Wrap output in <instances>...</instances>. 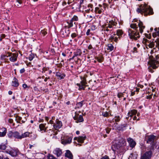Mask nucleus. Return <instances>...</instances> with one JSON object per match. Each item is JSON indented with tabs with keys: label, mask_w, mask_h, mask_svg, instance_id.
Returning a JSON list of instances; mask_svg holds the SVG:
<instances>
[{
	"label": "nucleus",
	"mask_w": 159,
	"mask_h": 159,
	"mask_svg": "<svg viewBox=\"0 0 159 159\" xmlns=\"http://www.w3.org/2000/svg\"><path fill=\"white\" fill-rule=\"evenodd\" d=\"M137 23L138 25L136 23L131 24L130 26L131 28L133 29L134 30L130 29L128 30L129 36L132 40H137L140 37V35L138 32V26L139 27V30L141 34L143 33V30L145 28V26L143 25L142 22L139 20V22Z\"/></svg>",
	"instance_id": "f257e3e1"
},
{
	"label": "nucleus",
	"mask_w": 159,
	"mask_h": 159,
	"mask_svg": "<svg viewBox=\"0 0 159 159\" xmlns=\"http://www.w3.org/2000/svg\"><path fill=\"white\" fill-rule=\"evenodd\" d=\"M137 11L141 14H144L145 16L153 14V12L152 9L146 3L141 5L138 8Z\"/></svg>",
	"instance_id": "f03ea898"
},
{
	"label": "nucleus",
	"mask_w": 159,
	"mask_h": 159,
	"mask_svg": "<svg viewBox=\"0 0 159 159\" xmlns=\"http://www.w3.org/2000/svg\"><path fill=\"white\" fill-rule=\"evenodd\" d=\"M148 64L149 65V67L148 68L149 71L151 73H153L154 71L152 69H156L159 66V55L156 56L155 58L152 57L150 58L148 62Z\"/></svg>",
	"instance_id": "7ed1b4c3"
},
{
	"label": "nucleus",
	"mask_w": 159,
	"mask_h": 159,
	"mask_svg": "<svg viewBox=\"0 0 159 159\" xmlns=\"http://www.w3.org/2000/svg\"><path fill=\"white\" fill-rule=\"evenodd\" d=\"M155 33L152 34V36L154 38L153 39L154 43V47L157 48L159 50V28H155Z\"/></svg>",
	"instance_id": "20e7f679"
},
{
	"label": "nucleus",
	"mask_w": 159,
	"mask_h": 159,
	"mask_svg": "<svg viewBox=\"0 0 159 159\" xmlns=\"http://www.w3.org/2000/svg\"><path fill=\"white\" fill-rule=\"evenodd\" d=\"M79 20L78 17L76 16H74L71 19L67 22L68 25L67 27L68 28H70L75 26V28H77L78 23L75 22L78 21Z\"/></svg>",
	"instance_id": "39448f33"
},
{
	"label": "nucleus",
	"mask_w": 159,
	"mask_h": 159,
	"mask_svg": "<svg viewBox=\"0 0 159 159\" xmlns=\"http://www.w3.org/2000/svg\"><path fill=\"white\" fill-rule=\"evenodd\" d=\"M80 78L81 80L80 83H77L76 85L79 87L78 89L80 90H84L86 86H87V83L86 78L84 76H80Z\"/></svg>",
	"instance_id": "423d86ee"
},
{
	"label": "nucleus",
	"mask_w": 159,
	"mask_h": 159,
	"mask_svg": "<svg viewBox=\"0 0 159 159\" xmlns=\"http://www.w3.org/2000/svg\"><path fill=\"white\" fill-rule=\"evenodd\" d=\"M80 112H81L80 111L78 112L76 111L75 112V115L73 117V119L75 120L76 123L81 122L84 121L82 115L79 114V113H80Z\"/></svg>",
	"instance_id": "0eeeda50"
},
{
	"label": "nucleus",
	"mask_w": 159,
	"mask_h": 159,
	"mask_svg": "<svg viewBox=\"0 0 159 159\" xmlns=\"http://www.w3.org/2000/svg\"><path fill=\"white\" fill-rule=\"evenodd\" d=\"M145 139L146 140L147 143H154V141L155 140L157 139L156 136L154 135H147L145 136Z\"/></svg>",
	"instance_id": "6e6552de"
},
{
	"label": "nucleus",
	"mask_w": 159,
	"mask_h": 159,
	"mask_svg": "<svg viewBox=\"0 0 159 159\" xmlns=\"http://www.w3.org/2000/svg\"><path fill=\"white\" fill-rule=\"evenodd\" d=\"M72 140V138L71 137L66 136L61 140V143L64 145H66L70 143Z\"/></svg>",
	"instance_id": "1a4fd4ad"
},
{
	"label": "nucleus",
	"mask_w": 159,
	"mask_h": 159,
	"mask_svg": "<svg viewBox=\"0 0 159 159\" xmlns=\"http://www.w3.org/2000/svg\"><path fill=\"white\" fill-rule=\"evenodd\" d=\"M62 126V123L61 121L58 120H56V122L55 123L53 126L55 130H57L60 129Z\"/></svg>",
	"instance_id": "9d476101"
},
{
	"label": "nucleus",
	"mask_w": 159,
	"mask_h": 159,
	"mask_svg": "<svg viewBox=\"0 0 159 159\" xmlns=\"http://www.w3.org/2000/svg\"><path fill=\"white\" fill-rule=\"evenodd\" d=\"M152 153L151 150L146 152L141 157L143 159H149L152 156Z\"/></svg>",
	"instance_id": "9b49d317"
},
{
	"label": "nucleus",
	"mask_w": 159,
	"mask_h": 159,
	"mask_svg": "<svg viewBox=\"0 0 159 159\" xmlns=\"http://www.w3.org/2000/svg\"><path fill=\"white\" fill-rule=\"evenodd\" d=\"M86 137L85 136H79L78 137H75L74 138V140H77L79 143H84V141L86 139Z\"/></svg>",
	"instance_id": "f8f14e48"
},
{
	"label": "nucleus",
	"mask_w": 159,
	"mask_h": 159,
	"mask_svg": "<svg viewBox=\"0 0 159 159\" xmlns=\"http://www.w3.org/2000/svg\"><path fill=\"white\" fill-rule=\"evenodd\" d=\"M53 153L56 155L57 157H60L62 154V152L60 148H57L53 151Z\"/></svg>",
	"instance_id": "ddd939ff"
},
{
	"label": "nucleus",
	"mask_w": 159,
	"mask_h": 159,
	"mask_svg": "<svg viewBox=\"0 0 159 159\" xmlns=\"http://www.w3.org/2000/svg\"><path fill=\"white\" fill-rule=\"evenodd\" d=\"M127 141L129 143L130 147L132 148H134L136 144V142L131 138H128L127 139Z\"/></svg>",
	"instance_id": "4468645a"
},
{
	"label": "nucleus",
	"mask_w": 159,
	"mask_h": 159,
	"mask_svg": "<svg viewBox=\"0 0 159 159\" xmlns=\"http://www.w3.org/2000/svg\"><path fill=\"white\" fill-rule=\"evenodd\" d=\"M137 111L135 109H132L129 111L128 113V117H126L127 119H128L129 116L132 117L133 116L135 115L137 113Z\"/></svg>",
	"instance_id": "2eb2a0df"
},
{
	"label": "nucleus",
	"mask_w": 159,
	"mask_h": 159,
	"mask_svg": "<svg viewBox=\"0 0 159 159\" xmlns=\"http://www.w3.org/2000/svg\"><path fill=\"white\" fill-rule=\"evenodd\" d=\"M7 132L6 128L4 127L0 128V137H3L5 136Z\"/></svg>",
	"instance_id": "dca6fc26"
},
{
	"label": "nucleus",
	"mask_w": 159,
	"mask_h": 159,
	"mask_svg": "<svg viewBox=\"0 0 159 159\" xmlns=\"http://www.w3.org/2000/svg\"><path fill=\"white\" fill-rule=\"evenodd\" d=\"M18 53H13L12 54V56L9 58V60L10 61L12 62H14L17 60V57L18 56Z\"/></svg>",
	"instance_id": "f3484780"
},
{
	"label": "nucleus",
	"mask_w": 159,
	"mask_h": 159,
	"mask_svg": "<svg viewBox=\"0 0 159 159\" xmlns=\"http://www.w3.org/2000/svg\"><path fill=\"white\" fill-rule=\"evenodd\" d=\"M65 156L70 159H73L72 153L69 150H67L65 153Z\"/></svg>",
	"instance_id": "a211bd4d"
},
{
	"label": "nucleus",
	"mask_w": 159,
	"mask_h": 159,
	"mask_svg": "<svg viewBox=\"0 0 159 159\" xmlns=\"http://www.w3.org/2000/svg\"><path fill=\"white\" fill-rule=\"evenodd\" d=\"M46 125V124H41L39 125V127L40 131H44V132H46L48 127H45Z\"/></svg>",
	"instance_id": "6ab92c4d"
},
{
	"label": "nucleus",
	"mask_w": 159,
	"mask_h": 159,
	"mask_svg": "<svg viewBox=\"0 0 159 159\" xmlns=\"http://www.w3.org/2000/svg\"><path fill=\"white\" fill-rule=\"evenodd\" d=\"M12 86L17 87L19 85V83L18 80L14 77L12 81Z\"/></svg>",
	"instance_id": "aec40b11"
},
{
	"label": "nucleus",
	"mask_w": 159,
	"mask_h": 159,
	"mask_svg": "<svg viewBox=\"0 0 159 159\" xmlns=\"http://www.w3.org/2000/svg\"><path fill=\"white\" fill-rule=\"evenodd\" d=\"M110 39L111 40V41H114L115 42L117 43L120 39H119V37H117L116 36V34H114L113 35H111L110 37Z\"/></svg>",
	"instance_id": "412c9836"
},
{
	"label": "nucleus",
	"mask_w": 159,
	"mask_h": 159,
	"mask_svg": "<svg viewBox=\"0 0 159 159\" xmlns=\"http://www.w3.org/2000/svg\"><path fill=\"white\" fill-rule=\"evenodd\" d=\"M14 138L18 139H21V134L18 132H14Z\"/></svg>",
	"instance_id": "4be33fe9"
},
{
	"label": "nucleus",
	"mask_w": 159,
	"mask_h": 159,
	"mask_svg": "<svg viewBox=\"0 0 159 159\" xmlns=\"http://www.w3.org/2000/svg\"><path fill=\"white\" fill-rule=\"evenodd\" d=\"M17 151L16 150L11 149L9 151V154L14 157L17 156Z\"/></svg>",
	"instance_id": "5701e85b"
},
{
	"label": "nucleus",
	"mask_w": 159,
	"mask_h": 159,
	"mask_svg": "<svg viewBox=\"0 0 159 159\" xmlns=\"http://www.w3.org/2000/svg\"><path fill=\"white\" fill-rule=\"evenodd\" d=\"M53 130L52 129H49V130H47L46 132L48 131V134L52 136V135H57L58 132L57 131Z\"/></svg>",
	"instance_id": "b1692460"
},
{
	"label": "nucleus",
	"mask_w": 159,
	"mask_h": 159,
	"mask_svg": "<svg viewBox=\"0 0 159 159\" xmlns=\"http://www.w3.org/2000/svg\"><path fill=\"white\" fill-rule=\"evenodd\" d=\"M112 28V26L110 25H106V27L103 28V30L105 32L110 31L111 29Z\"/></svg>",
	"instance_id": "393cba45"
},
{
	"label": "nucleus",
	"mask_w": 159,
	"mask_h": 159,
	"mask_svg": "<svg viewBox=\"0 0 159 159\" xmlns=\"http://www.w3.org/2000/svg\"><path fill=\"white\" fill-rule=\"evenodd\" d=\"M117 24V23L116 21V20L115 19H112L109 21V24L108 25H111L112 26H116Z\"/></svg>",
	"instance_id": "a878e982"
},
{
	"label": "nucleus",
	"mask_w": 159,
	"mask_h": 159,
	"mask_svg": "<svg viewBox=\"0 0 159 159\" xmlns=\"http://www.w3.org/2000/svg\"><path fill=\"white\" fill-rule=\"evenodd\" d=\"M30 133L29 132H26L23 134H21V139L27 137H30Z\"/></svg>",
	"instance_id": "bb28decb"
},
{
	"label": "nucleus",
	"mask_w": 159,
	"mask_h": 159,
	"mask_svg": "<svg viewBox=\"0 0 159 159\" xmlns=\"http://www.w3.org/2000/svg\"><path fill=\"white\" fill-rule=\"evenodd\" d=\"M56 75L57 77H58V78L60 80L63 79L65 76V75L64 74H61L60 72H57L56 73Z\"/></svg>",
	"instance_id": "cd10ccee"
},
{
	"label": "nucleus",
	"mask_w": 159,
	"mask_h": 159,
	"mask_svg": "<svg viewBox=\"0 0 159 159\" xmlns=\"http://www.w3.org/2000/svg\"><path fill=\"white\" fill-rule=\"evenodd\" d=\"M82 54V52L80 49H77L74 53V54L76 56H80Z\"/></svg>",
	"instance_id": "c85d7f7f"
},
{
	"label": "nucleus",
	"mask_w": 159,
	"mask_h": 159,
	"mask_svg": "<svg viewBox=\"0 0 159 159\" xmlns=\"http://www.w3.org/2000/svg\"><path fill=\"white\" fill-rule=\"evenodd\" d=\"M86 8V5H80L79 6V11H82L83 12H84V10H85Z\"/></svg>",
	"instance_id": "c756f323"
},
{
	"label": "nucleus",
	"mask_w": 159,
	"mask_h": 159,
	"mask_svg": "<svg viewBox=\"0 0 159 159\" xmlns=\"http://www.w3.org/2000/svg\"><path fill=\"white\" fill-rule=\"evenodd\" d=\"M123 34L122 31L121 30H117L116 35L119 37V39H120V37Z\"/></svg>",
	"instance_id": "7c9ffc66"
},
{
	"label": "nucleus",
	"mask_w": 159,
	"mask_h": 159,
	"mask_svg": "<svg viewBox=\"0 0 159 159\" xmlns=\"http://www.w3.org/2000/svg\"><path fill=\"white\" fill-rule=\"evenodd\" d=\"M119 143L121 146H124L125 145L126 140L124 139H121L119 140Z\"/></svg>",
	"instance_id": "2f4dec72"
},
{
	"label": "nucleus",
	"mask_w": 159,
	"mask_h": 159,
	"mask_svg": "<svg viewBox=\"0 0 159 159\" xmlns=\"http://www.w3.org/2000/svg\"><path fill=\"white\" fill-rule=\"evenodd\" d=\"M107 50H109L110 51H112L114 48V46L112 44H108L107 45Z\"/></svg>",
	"instance_id": "473e14b6"
},
{
	"label": "nucleus",
	"mask_w": 159,
	"mask_h": 159,
	"mask_svg": "<svg viewBox=\"0 0 159 159\" xmlns=\"http://www.w3.org/2000/svg\"><path fill=\"white\" fill-rule=\"evenodd\" d=\"M14 132L9 131L7 135L8 137L10 138H14Z\"/></svg>",
	"instance_id": "72a5a7b5"
},
{
	"label": "nucleus",
	"mask_w": 159,
	"mask_h": 159,
	"mask_svg": "<svg viewBox=\"0 0 159 159\" xmlns=\"http://www.w3.org/2000/svg\"><path fill=\"white\" fill-rule=\"evenodd\" d=\"M83 102H84V101H81V102L78 103L76 104V107H77L78 108H79L82 107V106L83 105Z\"/></svg>",
	"instance_id": "f704fd0d"
},
{
	"label": "nucleus",
	"mask_w": 159,
	"mask_h": 159,
	"mask_svg": "<svg viewBox=\"0 0 159 159\" xmlns=\"http://www.w3.org/2000/svg\"><path fill=\"white\" fill-rule=\"evenodd\" d=\"M30 137L31 138V139L33 140H34L36 139L37 137V135L36 134H32V133H30Z\"/></svg>",
	"instance_id": "c9c22d12"
},
{
	"label": "nucleus",
	"mask_w": 159,
	"mask_h": 159,
	"mask_svg": "<svg viewBox=\"0 0 159 159\" xmlns=\"http://www.w3.org/2000/svg\"><path fill=\"white\" fill-rule=\"evenodd\" d=\"M47 34V32L45 30H42L40 32V34L43 36H45Z\"/></svg>",
	"instance_id": "e433bc0d"
},
{
	"label": "nucleus",
	"mask_w": 159,
	"mask_h": 159,
	"mask_svg": "<svg viewBox=\"0 0 159 159\" xmlns=\"http://www.w3.org/2000/svg\"><path fill=\"white\" fill-rule=\"evenodd\" d=\"M149 48H152L154 47V43L153 40L152 42L149 43L148 45Z\"/></svg>",
	"instance_id": "4c0bfd02"
},
{
	"label": "nucleus",
	"mask_w": 159,
	"mask_h": 159,
	"mask_svg": "<svg viewBox=\"0 0 159 159\" xmlns=\"http://www.w3.org/2000/svg\"><path fill=\"white\" fill-rule=\"evenodd\" d=\"M22 119V118L19 116H16V120L17 122L18 123H20V121Z\"/></svg>",
	"instance_id": "58836bf2"
},
{
	"label": "nucleus",
	"mask_w": 159,
	"mask_h": 159,
	"mask_svg": "<svg viewBox=\"0 0 159 159\" xmlns=\"http://www.w3.org/2000/svg\"><path fill=\"white\" fill-rule=\"evenodd\" d=\"M6 148V145L3 143L0 144V149L1 150H5Z\"/></svg>",
	"instance_id": "ea45409f"
},
{
	"label": "nucleus",
	"mask_w": 159,
	"mask_h": 159,
	"mask_svg": "<svg viewBox=\"0 0 159 159\" xmlns=\"http://www.w3.org/2000/svg\"><path fill=\"white\" fill-rule=\"evenodd\" d=\"M49 68L48 67H46V66L43 67L42 68V73H45L46 71L48 70Z\"/></svg>",
	"instance_id": "a19ab883"
},
{
	"label": "nucleus",
	"mask_w": 159,
	"mask_h": 159,
	"mask_svg": "<svg viewBox=\"0 0 159 159\" xmlns=\"http://www.w3.org/2000/svg\"><path fill=\"white\" fill-rule=\"evenodd\" d=\"M120 118L119 116H116L114 118L115 121L116 122H118L120 121Z\"/></svg>",
	"instance_id": "79ce46f5"
},
{
	"label": "nucleus",
	"mask_w": 159,
	"mask_h": 159,
	"mask_svg": "<svg viewBox=\"0 0 159 159\" xmlns=\"http://www.w3.org/2000/svg\"><path fill=\"white\" fill-rule=\"evenodd\" d=\"M48 159H57L53 155L49 154L48 156Z\"/></svg>",
	"instance_id": "37998d69"
},
{
	"label": "nucleus",
	"mask_w": 159,
	"mask_h": 159,
	"mask_svg": "<svg viewBox=\"0 0 159 159\" xmlns=\"http://www.w3.org/2000/svg\"><path fill=\"white\" fill-rule=\"evenodd\" d=\"M95 11L96 13L98 14H100L102 12V11L98 7H96L95 8Z\"/></svg>",
	"instance_id": "c03bdc74"
},
{
	"label": "nucleus",
	"mask_w": 159,
	"mask_h": 159,
	"mask_svg": "<svg viewBox=\"0 0 159 159\" xmlns=\"http://www.w3.org/2000/svg\"><path fill=\"white\" fill-rule=\"evenodd\" d=\"M16 4L17 6H19V4H21L22 3V0H16Z\"/></svg>",
	"instance_id": "a18cd8bd"
},
{
	"label": "nucleus",
	"mask_w": 159,
	"mask_h": 159,
	"mask_svg": "<svg viewBox=\"0 0 159 159\" xmlns=\"http://www.w3.org/2000/svg\"><path fill=\"white\" fill-rule=\"evenodd\" d=\"M126 126H127V125L125 124L124 125H121L120 126V127L121 129H120V130H124V129L126 127Z\"/></svg>",
	"instance_id": "49530a36"
},
{
	"label": "nucleus",
	"mask_w": 159,
	"mask_h": 159,
	"mask_svg": "<svg viewBox=\"0 0 159 159\" xmlns=\"http://www.w3.org/2000/svg\"><path fill=\"white\" fill-rule=\"evenodd\" d=\"M102 115L105 117H107L109 115V114L107 112H103L102 113Z\"/></svg>",
	"instance_id": "de8ad7c7"
},
{
	"label": "nucleus",
	"mask_w": 159,
	"mask_h": 159,
	"mask_svg": "<svg viewBox=\"0 0 159 159\" xmlns=\"http://www.w3.org/2000/svg\"><path fill=\"white\" fill-rule=\"evenodd\" d=\"M87 18L89 20L91 21L93 19V16L91 15H87Z\"/></svg>",
	"instance_id": "09e8293b"
},
{
	"label": "nucleus",
	"mask_w": 159,
	"mask_h": 159,
	"mask_svg": "<svg viewBox=\"0 0 159 159\" xmlns=\"http://www.w3.org/2000/svg\"><path fill=\"white\" fill-rule=\"evenodd\" d=\"M112 33V29L110 31H109L108 32H105V33L107 35H110L111 33Z\"/></svg>",
	"instance_id": "8fccbe9b"
},
{
	"label": "nucleus",
	"mask_w": 159,
	"mask_h": 159,
	"mask_svg": "<svg viewBox=\"0 0 159 159\" xmlns=\"http://www.w3.org/2000/svg\"><path fill=\"white\" fill-rule=\"evenodd\" d=\"M123 94L122 93H119L117 94V96L119 98H120L123 96Z\"/></svg>",
	"instance_id": "3c124183"
},
{
	"label": "nucleus",
	"mask_w": 159,
	"mask_h": 159,
	"mask_svg": "<svg viewBox=\"0 0 159 159\" xmlns=\"http://www.w3.org/2000/svg\"><path fill=\"white\" fill-rule=\"evenodd\" d=\"M6 58V55H2L1 56L0 58L2 60Z\"/></svg>",
	"instance_id": "603ef678"
},
{
	"label": "nucleus",
	"mask_w": 159,
	"mask_h": 159,
	"mask_svg": "<svg viewBox=\"0 0 159 159\" xmlns=\"http://www.w3.org/2000/svg\"><path fill=\"white\" fill-rule=\"evenodd\" d=\"M77 36V34L75 33H73L71 34V37L73 38Z\"/></svg>",
	"instance_id": "864d4df0"
},
{
	"label": "nucleus",
	"mask_w": 159,
	"mask_h": 159,
	"mask_svg": "<svg viewBox=\"0 0 159 159\" xmlns=\"http://www.w3.org/2000/svg\"><path fill=\"white\" fill-rule=\"evenodd\" d=\"M22 87L25 89H26L27 88H29V87H28L27 85L26 84H23Z\"/></svg>",
	"instance_id": "5fc2aeb1"
},
{
	"label": "nucleus",
	"mask_w": 159,
	"mask_h": 159,
	"mask_svg": "<svg viewBox=\"0 0 159 159\" xmlns=\"http://www.w3.org/2000/svg\"><path fill=\"white\" fill-rule=\"evenodd\" d=\"M101 159H109V157L106 155L102 157Z\"/></svg>",
	"instance_id": "6e6d98bb"
},
{
	"label": "nucleus",
	"mask_w": 159,
	"mask_h": 159,
	"mask_svg": "<svg viewBox=\"0 0 159 159\" xmlns=\"http://www.w3.org/2000/svg\"><path fill=\"white\" fill-rule=\"evenodd\" d=\"M115 145H112L111 146V149H112V150L114 152L116 151V148H115Z\"/></svg>",
	"instance_id": "4d7b16f0"
},
{
	"label": "nucleus",
	"mask_w": 159,
	"mask_h": 159,
	"mask_svg": "<svg viewBox=\"0 0 159 159\" xmlns=\"http://www.w3.org/2000/svg\"><path fill=\"white\" fill-rule=\"evenodd\" d=\"M25 70L24 68H22L20 70V73L21 74L24 73Z\"/></svg>",
	"instance_id": "13d9d810"
},
{
	"label": "nucleus",
	"mask_w": 159,
	"mask_h": 159,
	"mask_svg": "<svg viewBox=\"0 0 159 159\" xmlns=\"http://www.w3.org/2000/svg\"><path fill=\"white\" fill-rule=\"evenodd\" d=\"M90 29H88L86 33V34L87 35H89V33H90Z\"/></svg>",
	"instance_id": "bf43d9fd"
},
{
	"label": "nucleus",
	"mask_w": 159,
	"mask_h": 159,
	"mask_svg": "<svg viewBox=\"0 0 159 159\" xmlns=\"http://www.w3.org/2000/svg\"><path fill=\"white\" fill-rule=\"evenodd\" d=\"M50 78L49 76H48V77H46L44 79V81L45 82H47L48 81V79H49Z\"/></svg>",
	"instance_id": "052dcab7"
},
{
	"label": "nucleus",
	"mask_w": 159,
	"mask_h": 159,
	"mask_svg": "<svg viewBox=\"0 0 159 159\" xmlns=\"http://www.w3.org/2000/svg\"><path fill=\"white\" fill-rule=\"evenodd\" d=\"M133 120H139V118H137V117L136 116H134L133 118Z\"/></svg>",
	"instance_id": "680f3d73"
},
{
	"label": "nucleus",
	"mask_w": 159,
	"mask_h": 159,
	"mask_svg": "<svg viewBox=\"0 0 159 159\" xmlns=\"http://www.w3.org/2000/svg\"><path fill=\"white\" fill-rule=\"evenodd\" d=\"M152 98V95H150L149 96H148L147 97V98L148 99H151Z\"/></svg>",
	"instance_id": "e2e57ef3"
},
{
	"label": "nucleus",
	"mask_w": 159,
	"mask_h": 159,
	"mask_svg": "<svg viewBox=\"0 0 159 159\" xmlns=\"http://www.w3.org/2000/svg\"><path fill=\"white\" fill-rule=\"evenodd\" d=\"M97 61L99 62H101L102 61V60L101 59V58H97Z\"/></svg>",
	"instance_id": "0e129e2a"
},
{
	"label": "nucleus",
	"mask_w": 159,
	"mask_h": 159,
	"mask_svg": "<svg viewBox=\"0 0 159 159\" xmlns=\"http://www.w3.org/2000/svg\"><path fill=\"white\" fill-rule=\"evenodd\" d=\"M133 52H137V48L136 47H134L133 49Z\"/></svg>",
	"instance_id": "69168bd1"
},
{
	"label": "nucleus",
	"mask_w": 159,
	"mask_h": 159,
	"mask_svg": "<svg viewBox=\"0 0 159 159\" xmlns=\"http://www.w3.org/2000/svg\"><path fill=\"white\" fill-rule=\"evenodd\" d=\"M13 53H11V52H8L7 54H8V57H11V56H12V54Z\"/></svg>",
	"instance_id": "338daca9"
},
{
	"label": "nucleus",
	"mask_w": 159,
	"mask_h": 159,
	"mask_svg": "<svg viewBox=\"0 0 159 159\" xmlns=\"http://www.w3.org/2000/svg\"><path fill=\"white\" fill-rule=\"evenodd\" d=\"M8 122L10 123H12L13 122V120L11 119H9L8 120Z\"/></svg>",
	"instance_id": "774afa93"
}]
</instances>
